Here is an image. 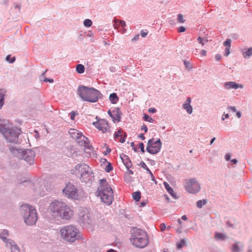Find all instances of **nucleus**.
Here are the masks:
<instances>
[{"label": "nucleus", "instance_id": "nucleus-1", "mask_svg": "<svg viewBox=\"0 0 252 252\" xmlns=\"http://www.w3.org/2000/svg\"><path fill=\"white\" fill-rule=\"evenodd\" d=\"M48 209L54 216H59L62 219L70 220L73 216V212L65 203L55 200L52 201L48 207Z\"/></svg>", "mask_w": 252, "mask_h": 252}, {"label": "nucleus", "instance_id": "nucleus-2", "mask_svg": "<svg viewBox=\"0 0 252 252\" xmlns=\"http://www.w3.org/2000/svg\"><path fill=\"white\" fill-rule=\"evenodd\" d=\"M99 184L100 186L97 191L98 195L103 203L107 205H110L113 200V190L104 179H101Z\"/></svg>", "mask_w": 252, "mask_h": 252}, {"label": "nucleus", "instance_id": "nucleus-3", "mask_svg": "<svg viewBox=\"0 0 252 252\" xmlns=\"http://www.w3.org/2000/svg\"><path fill=\"white\" fill-rule=\"evenodd\" d=\"M60 233L62 238L70 243H74L76 240L83 239L79 229L73 225L64 227L60 230Z\"/></svg>", "mask_w": 252, "mask_h": 252}, {"label": "nucleus", "instance_id": "nucleus-4", "mask_svg": "<svg viewBox=\"0 0 252 252\" xmlns=\"http://www.w3.org/2000/svg\"><path fill=\"white\" fill-rule=\"evenodd\" d=\"M78 94L84 101L96 102L100 94L97 90L86 86H80L77 90Z\"/></svg>", "mask_w": 252, "mask_h": 252}, {"label": "nucleus", "instance_id": "nucleus-5", "mask_svg": "<svg viewBox=\"0 0 252 252\" xmlns=\"http://www.w3.org/2000/svg\"><path fill=\"white\" fill-rule=\"evenodd\" d=\"M71 172L82 182L91 180L93 177L91 168L85 163L78 164L71 170Z\"/></svg>", "mask_w": 252, "mask_h": 252}, {"label": "nucleus", "instance_id": "nucleus-6", "mask_svg": "<svg viewBox=\"0 0 252 252\" xmlns=\"http://www.w3.org/2000/svg\"><path fill=\"white\" fill-rule=\"evenodd\" d=\"M0 132L5 135L8 141L15 142L17 140L20 130L16 127L11 129L7 128L4 121L0 119Z\"/></svg>", "mask_w": 252, "mask_h": 252}, {"label": "nucleus", "instance_id": "nucleus-7", "mask_svg": "<svg viewBox=\"0 0 252 252\" xmlns=\"http://www.w3.org/2000/svg\"><path fill=\"white\" fill-rule=\"evenodd\" d=\"M20 211L24 219L27 220H37L36 211L31 206L23 204L21 206Z\"/></svg>", "mask_w": 252, "mask_h": 252}, {"label": "nucleus", "instance_id": "nucleus-8", "mask_svg": "<svg viewBox=\"0 0 252 252\" xmlns=\"http://www.w3.org/2000/svg\"><path fill=\"white\" fill-rule=\"evenodd\" d=\"M69 133L71 136L75 139H76L77 143L81 146H83L85 148H89V141L87 137L79 133L78 130L75 129H70Z\"/></svg>", "mask_w": 252, "mask_h": 252}, {"label": "nucleus", "instance_id": "nucleus-9", "mask_svg": "<svg viewBox=\"0 0 252 252\" xmlns=\"http://www.w3.org/2000/svg\"><path fill=\"white\" fill-rule=\"evenodd\" d=\"M185 188L188 192L192 194L198 192L200 189L199 184L193 178L185 180Z\"/></svg>", "mask_w": 252, "mask_h": 252}, {"label": "nucleus", "instance_id": "nucleus-10", "mask_svg": "<svg viewBox=\"0 0 252 252\" xmlns=\"http://www.w3.org/2000/svg\"><path fill=\"white\" fill-rule=\"evenodd\" d=\"M161 142L159 139L155 141L154 138L149 140L146 150L151 154H156L159 152L161 147Z\"/></svg>", "mask_w": 252, "mask_h": 252}, {"label": "nucleus", "instance_id": "nucleus-11", "mask_svg": "<svg viewBox=\"0 0 252 252\" xmlns=\"http://www.w3.org/2000/svg\"><path fill=\"white\" fill-rule=\"evenodd\" d=\"M130 239L132 245L139 248H145L149 243V239L147 235H145V237L130 238Z\"/></svg>", "mask_w": 252, "mask_h": 252}, {"label": "nucleus", "instance_id": "nucleus-12", "mask_svg": "<svg viewBox=\"0 0 252 252\" xmlns=\"http://www.w3.org/2000/svg\"><path fill=\"white\" fill-rule=\"evenodd\" d=\"M93 125L102 133L110 131V126L108 122L105 119H97L96 122H94Z\"/></svg>", "mask_w": 252, "mask_h": 252}, {"label": "nucleus", "instance_id": "nucleus-13", "mask_svg": "<svg viewBox=\"0 0 252 252\" xmlns=\"http://www.w3.org/2000/svg\"><path fill=\"white\" fill-rule=\"evenodd\" d=\"M63 192L68 198H71L74 199H77L78 195L77 190L74 185L68 184L63 189Z\"/></svg>", "mask_w": 252, "mask_h": 252}, {"label": "nucleus", "instance_id": "nucleus-14", "mask_svg": "<svg viewBox=\"0 0 252 252\" xmlns=\"http://www.w3.org/2000/svg\"><path fill=\"white\" fill-rule=\"evenodd\" d=\"M146 235H147V234L145 231L141 229L134 227L132 228L131 238H138L142 236L145 237Z\"/></svg>", "mask_w": 252, "mask_h": 252}, {"label": "nucleus", "instance_id": "nucleus-15", "mask_svg": "<svg viewBox=\"0 0 252 252\" xmlns=\"http://www.w3.org/2000/svg\"><path fill=\"white\" fill-rule=\"evenodd\" d=\"M114 137L116 141L124 143L125 141L126 133L122 129H120L114 134Z\"/></svg>", "mask_w": 252, "mask_h": 252}, {"label": "nucleus", "instance_id": "nucleus-16", "mask_svg": "<svg viewBox=\"0 0 252 252\" xmlns=\"http://www.w3.org/2000/svg\"><path fill=\"white\" fill-rule=\"evenodd\" d=\"M25 160L30 164H32L33 162L34 155L33 152L31 150H27L24 154Z\"/></svg>", "mask_w": 252, "mask_h": 252}, {"label": "nucleus", "instance_id": "nucleus-17", "mask_svg": "<svg viewBox=\"0 0 252 252\" xmlns=\"http://www.w3.org/2000/svg\"><path fill=\"white\" fill-rule=\"evenodd\" d=\"M79 215L80 220H87L90 219V214L89 211L86 209L81 210L79 212Z\"/></svg>", "mask_w": 252, "mask_h": 252}, {"label": "nucleus", "instance_id": "nucleus-18", "mask_svg": "<svg viewBox=\"0 0 252 252\" xmlns=\"http://www.w3.org/2000/svg\"><path fill=\"white\" fill-rule=\"evenodd\" d=\"M94 221H80V225L83 227H86L90 231H93L94 229L95 224Z\"/></svg>", "mask_w": 252, "mask_h": 252}, {"label": "nucleus", "instance_id": "nucleus-19", "mask_svg": "<svg viewBox=\"0 0 252 252\" xmlns=\"http://www.w3.org/2000/svg\"><path fill=\"white\" fill-rule=\"evenodd\" d=\"M224 86L227 89H230L231 88L237 89L239 88L242 89L243 88V86L242 85H239L234 82H226Z\"/></svg>", "mask_w": 252, "mask_h": 252}, {"label": "nucleus", "instance_id": "nucleus-20", "mask_svg": "<svg viewBox=\"0 0 252 252\" xmlns=\"http://www.w3.org/2000/svg\"><path fill=\"white\" fill-rule=\"evenodd\" d=\"M121 158L127 169L130 168L132 166V163L129 158L126 155L123 154L121 156Z\"/></svg>", "mask_w": 252, "mask_h": 252}, {"label": "nucleus", "instance_id": "nucleus-21", "mask_svg": "<svg viewBox=\"0 0 252 252\" xmlns=\"http://www.w3.org/2000/svg\"><path fill=\"white\" fill-rule=\"evenodd\" d=\"M191 99L189 97L188 98L186 102L183 104L184 109H186L189 114H191L192 112V106L190 105Z\"/></svg>", "mask_w": 252, "mask_h": 252}, {"label": "nucleus", "instance_id": "nucleus-22", "mask_svg": "<svg viewBox=\"0 0 252 252\" xmlns=\"http://www.w3.org/2000/svg\"><path fill=\"white\" fill-rule=\"evenodd\" d=\"M108 114L112 118L114 122L120 121L121 116L118 110H117V117H114L113 114L112 113L110 110H108Z\"/></svg>", "mask_w": 252, "mask_h": 252}, {"label": "nucleus", "instance_id": "nucleus-23", "mask_svg": "<svg viewBox=\"0 0 252 252\" xmlns=\"http://www.w3.org/2000/svg\"><path fill=\"white\" fill-rule=\"evenodd\" d=\"M164 187H165V189H166V190L168 192V193L169 194H170L173 197L176 198V195H175V194L174 193L173 189L169 186V185L167 183L164 182Z\"/></svg>", "mask_w": 252, "mask_h": 252}, {"label": "nucleus", "instance_id": "nucleus-24", "mask_svg": "<svg viewBox=\"0 0 252 252\" xmlns=\"http://www.w3.org/2000/svg\"><path fill=\"white\" fill-rule=\"evenodd\" d=\"M109 99L110 101L113 104H116L119 100L118 97L115 93H112L110 94Z\"/></svg>", "mask_w": 252, "mask_h": 252}, {"label": "nucleus", "instance_id": "nucleus-25", "mask_svg": "<svg viewBox=\"0 0 252 252\" xmlns=\"http://www.w3.org/2000/svg\"><path fill=\"white\" fill-rule=\"evenodd\" d=\"M5 92L6 91L4 89H0V108H1L3 105V97Z\"/></svg>", "mask_w": 252, "mask_h": 252}, {"label": "nucleus", "instance_id": "nucleus-26", "mask_svg": "<svg viewBox=\"0 0 252 252\" xmlns=\"http://www.w3.org/2000/svg\"><path fill=\"white\" fill-rule=\"evenodd\" d=\"M226 236L225 234L219 232H216L215 238L217 240H224Z\"/></svg>", "mask_w": 252, "mask_h": 252}, {"label": "nucleus", "instance_id": "nucleus-27", "mask_svg": "<svg viewBox=\"0 0 252 252\" xmlns=\"http://www.w3.org/2000/svg\"><path fill=\"white\" fill-rule=\"evenodd\" d=\"M252 55V47H250L246 51L243 52V56L244 58H248Z\"/></svg>", "mask_w": 252, "mask_h": 252}, {"label": "nucleus", "instance_id": "nucleus-28", "mask_svg": "<svg viewBox=\"0 0 252 252\" xmlns=\"http://www.w3.org/2000/svg\"><path fill=\"white\" fill-rule=\"evenodd\" d=\"M186 245V240L184 239H181L180 242L177 243L176 247L178 249H181Z\"/></svg>", "mask_w": 252, "mask_h": 252}, {"label": "nucleus", "instance_id": "nucleus-29", "mask_svg": "<svg viewBox=\"0 0 252 252\" xmlns=\"http://www.w3.org/2000/svg\"><path fill=\"white\" fill-rule=\"evenodd\" d=\"M239 242H235L232 247V251L233 252H240L241 249L240 247L238 246Z\"/></svg>", "mask_w": 252, "mask_h": 252}, {"label": "nucleus", "instance_id": "nucleus-30", "mask_svg": "<svg viewBox=\"0 0 252 252\" xmlns=\"http://www.w3.org/2000/svg\"><path fill=\"white\" fill-rule=\"evenodd\" d=\"M3 241L6 244V246L9 245V247H11L13 244H14L15 242L12 239H8L6 237L3 238Z\"/></svg>", "mask_w": 252, "mask_h": 252}, {"label": "nucleus", "instance_id": "nucleus-31", "mask_svg": "<svg viewBox=\"0 0 252 252\" xmlns=\"http://www.w3.org/2000/svg\"><path fill=\"white\" fill-rule=\"evenodd\" d=\"M76 71L78 73H82L84 72V70H85V67L83 65L81 64H78L77 66H76Z\"/></svg>", "mask_w": 252, "mask_h": 252}, {"label": "nucleus", "instance_id": "nucleus-32", "mask_svg": "<svg viewBox=\"0 0 252 252\" xmlns=\"http://www.w3.org/2000/svg\"><path fill=\"white\" fill-rule=\"evenodd\" d=\"M133 198L136 201H139L141 198V193L140 191H136L132 193Z\"/></svg>", "mask_w": 252, "mask_h": 252}, {"label": "nucleus", "instance_id": "nucleus-33", "mask_svg": "<svg viewBox=\"0 0 252 252\" xmlns=\"http://www.w3.org/2000/svg\"><path fill=\"white\" fill-rule=\"evenodd\" d=\"M10 249L11 252H20V248L16 243L10 247Z\"/></svg>", "mask_w": 252, "mask_h": 252}, {"label": "nucleus", "instance_id": "nucleus-34", "mask_svg": "<svg viewBox=\"0 0 252 252\" xmlns=\"http://www.w3.org/2000/svg\"><path fill=\"white\" fill-rule=\"evenodd\" d=\"M9 232L6 229H3V231L0 233V238L3 240V237H6L8 236Z\"/></svg>", "mask_w": 252, "mask_h": 252}, {"label": "nucleus", "instance_id": "nucleus-35", "mask_svg": "<svg viewBox=\"0 0 252 252\" xmlns=\"http://www.w3.org/2000/svg\"><path fill=\"white\" fill-rule=\"evenodd\" d=\"M206 200H200L197 202L196 206L198 208H201L203 205L206 203Z\"/></svg>", "mask_w": 252, "mask_h": 252}, {"label": "nucleus", "instance_id": "nucleus-36", "mask_svg": "<svg viewBox=\"0 0 252 252\" xmlns=\"http://www.w3.org/2000/svg\"><path fill=\"white\" fill-rule=\"evenodd\" d=\"M84 25L86 27H90L92 25V22L90 19H86L84 21Z\"/></svg>", "mask_w": 252, "mask_h": 252}, {"label": "nucleus", "instance_id": "nucleus-37", "mask_svg": "<svg viewBox=\"0 0 252 252\" xmlns=\"http://www.w3.org/2000/svg\"><path fill=\"white\" fill-rule=\"evenodd\" d=\"M141 166L142 168L145 169L151 174V176H152L154 178L153 174L144 162H142V163H141Z\"/></svg>", "mask_w": 252, "mask_h": 252}, {"label": "nucleus", "instance_id": "nucleus-38", "mask_svg": "<svg viewBox=\"0 0 252 252\" xmlns=\"http://www.w3.org/2000/svg\"><path fill=\"white\" fill-rule=\"evenodd\" d=\"M143 119L145 121H147L150 123H153L154 122V120L147 114L144 115Z\"/></svg>", "mask_w": 252, "mask_h": 252}, {"label": "nucleus", "instance_id": "nucleus-39", "mask_svg": "<svg viewBox=\"0 0 252 252\" xmlns=\"http://www.w3.org/2000/svg\"><path fill=\"white\" fill-rule=\"evenodd\" d=\"M6 60L10 63H13L15 61V58L14 57L11 58L10 55H8L6 58Z\"/></svg>", "mask_w": 252, "mask_h": 252}, {"label": "nucleus", "instance_id": "nucleus-40", "mask_svg": "<svg viewBox=\"0 0 252 252\" xmlns=\"http://www.w3.org/2000/svg\"><path fill=\"white\" fill-rule=\"evenodd\" d=\"M113 169V167L111 165V163H108V165L106 166V167L105 168V170L107 172H110V171H111Z\"/></svg>", "mask_w": 252, "mask_h": 252}, {"label": "nucleus", "instance_id": "nucleus-41", "mask_svg": "<svg viewBox=\"0 0 252 252\" xmlns=\"http://www.w3.org/2000/svg\"><path fill=\"white\" fill-rule=\"evenodd\" d=\"M178 21L179 23H183L185 22L184 17L182 14H178Z\"/></svg>", "mask_w": 252, "mask_h": 252}, {"label": "nucleus", "instance_id": "nucleus-42", "mask_svg": "<svg viewBox=\"0 0 252 252\" xmlns=\"http://www.w3.org/2000/svg\"><path fill=\"white\" fill-rule=\"evenodd\" d=\"M231 39H227L223 43L224 45L226 47H230L231 45Z\"/></svg>", "mask_w": 252, "mask_h": 252}, {"label": "nucleus", "instance_id": "nucleus-43", "mask_svg": "<svg viewBox=\"0 0 252 252\" xmlns=\"http://www.w3.org/2000/svg\"><path fill=\"white\" fill-rule=\"evenodd\" d=\"M166 227V225L165 223H162L160 224V230L161 231H163L164 230H165Z\"/></svg>", "mask_w": 252, "mask_h": 252}, {"label": "nucleus", "instance_id": "nucleus-44", "mask_svg": "<svg viewBox=\"0 0 252 252\" xmlns=\"http://www.w3.org/2000/svg\"><path fill=\"white\" fill-rule=\"evenodd\" d=\"M186 31V28L183 26L179 27L178 32H184Z\"/></svg>", "mask_w": 252, "mask_h": 252}, {"label": "nucleus", "instance_id": "nucleus-45", "mask_svg": "<svg viewBox=\"0 0 252 252\" xmlns=\"http://www.w3.org/2000/svg\"><path fill=\"white\" fill-rule=\"evenodd\" d=\"M230 47H226L225 49L224 55L225 56H227L230 53Z\"/></svg>", "mask_w": 252, "mask_h": 252}, {"label": "nucleus", "instance_id": "nucleus-46", "mask_svg": "<svg viewBox=\"0 0 252 252\" xmlns=\"http://www.w3.org/2000/svg\"><path fill=\"white\" fill-rule=\"evenodd\" d=\"M179 224H180V226L178 227V228L177 229V231L179 233H181L182 232V221H178Z\"/></svg>", "mask_w": 252, "mask_h": 252}, {"label": "nucleus", "instance_id": "nucleus-47", "mask_svg": "<svg viewBox=\"0 0 252 252\" xmlns=\"http://www.w3.org/2000/svg\"><path fill=\"white\" fill-rule=\"evenodd\" d=\"M139 147L140 148L141 152L142 153H144V152H145V151H144V144H143V143H140L139 144Z\"/></svg>", "mask_w": 252, "mask_h": 252}, {"label": "nucleus", "instance_id": "nucleus-48", "mask_svg": "<svg viewBox=\"0 0 252 252\" xmlns=\"http://www.w3.org/2000/svg\"><path fill=\"white\" fill-rule=\"evenodd\" d=\"M27 225H33L35 224L36 221H24Z\"/></svg>", "mask_w": 252, "mask_h": 252}, {"label": "nucleus", "instance_id": "nucleus-49", "mask_svg": "<svg viewBox=\"0 0 252 252\" xmlns=\"http://www.w3.org/2000/svg\"><path fill=\"white\" fill-rule=\"evenodd\" d=\"M141 129L142 130H144L145 132H147L148 130L147 127L145 125H143L141 126Z\"/></svg>", "mask_w": 252, "mask_h": 252}, {"label": "nucleus", "instance_id": "nucleus-50", "mask_svg": "<svg viewBox=\"0 0 252 252\" xmlns=\"http://www.w3.org/2000/svg\"><path fill=\"white\" fill-rule=\"evenodd\" d=\"M197 40L199 42V43L201 44L202 45H203L204 44V43L203 39L201 37H198L197 38Z\"/></svg>", "mask_w": 252, "mask_h": 252}, {"label": "nucleus", "instance_id": "nucleus-51", "mask_svg": "<svg viewBox=\"0 0 252 252\" xmlns=\"http://www.w3.org/2000/svg\"><path fill=\"white\" fill-rule=\"evenodd\" d=\"M76 115V114L74 112H72L70 113V118L72 120H73L74 119L75 116Z\"/></svg>", "mask_w": 252, "mask_h": 252}, {"label": "nucleus", "instance_id": "nucleus-52", "mask_svg": "<svg viewBox=\"0 0 252 252\" xmlns=\"http://www.w3.org/2000/svg\"><path fill=\"white\" fill-rule=\"evenodd\" d=\"M148 111L150 113H154L156 112V110L154 108H150L149 109Z\"/></svg>", "mask_w": 252, "mask_h": 252}, {"label": "nucleus", "instance_id": "nucleus-53", "mask_svg": "<svg viewBox=\"0 0 252 252\" xmlns=\"http://www.w3.org/2000/svg\"><path fill=\"white\" fill-rule=\"evenodd\" d=\"M228 109L229 110H231L233 112H235L236 111V108L234 106H230L228 107Z\"/></svg>", "mask_w": 252, "mask_h": 252}, {"label": "nucleus", "instance_id": "nucleus-54", "mask_svg": "<svg viewBox=\"0 0 252 252\" xmlns=\"http://www.w3.org/2000/svg\"><path fill=\"white\" fill-rule=\"evenodd\" d=\"M200 54L202 56H205L206 55V51L205 50H202L200 52Z\"/></svg>", "mask_w": 252, "mask_h": 252}, {"label": "nucleus", "instance_id": "nucleus-55", "mask_svg": "<svg viewBox=\"0 0 252 252\" xmlns=\"http://www.w3.org/2000/svg\"><path fill=\"white\" fill-rule=\"evenodd\" d=\"M147 34V32H145L143 31H141V36L143 37H145Z\"/></svg>", "mask_w": 252, "mask_h": 252}, {"label": "nucleus", "instance_id": "nucleus-56", "mask_svg": "<svg viewBox=\"0 0 252 252\" xmlns=\"http://www.w3.org/2000/svg\"><path fill=\"white\" fill-rule=\"evenodd\" d=\"M44 81L45 82H49L50 83H53V79L45 78V80H44Z\"/></svg>", "mask_w": 252, "mask_h": 252}, {"label": "nucleus", "instance_id": "nucleus-57", "mask_svg": "<svg viewBox=\"0 0 252 252\" xmlns=\"http://www.w3.org/2000/svg\"><path fill=\"white\" fill-rule=\"evenodd\" d=\"M120 24L121 26L123 27H125L126 26V24L125 21H121L120 22Z\"/></svg>", "mask_w": 252, "mask_h": 252}, {"label": "nucleus", "instance_id": "nucleus-58", "mask_svg": "<svg viewBox=\"0 0 252 252\" xmlns=\"http://www.w3.org/2000/svg\"><path fill=\"white\" fill-rule=\"evenodd\" d=\"M138 137L140 138L142 140H144L145 137L143 134L141 133L139 135Z\"/></svg>", "mask_w": 252, "mask_h": 252}, {"label": "nucleus", "instance_id": "nucleus-59", "mask_svg": "<svg viewBox=\"0 0 252 252\" xmlns=\"http://www.w3.org/2000/svg\"><path fill=\"white\" fill-rule=\"evenodd\" d=\"M215 58L218 61H219L220 60V58H221V56L220 55H216V56H215Z\"/></svg>", "mask_w": 252, "mask_h": 252}, {"label": "nucleus", "instance_id": "nucleus-60", "mask_svg": "<svg viewBox=\"0 0 252 252\" xmlns=\"http://www.w3.org/2000/svg\"><path fill=\"white\" fill-rule=\"evenodd\" d=\"M226 224L228 226L233 227V224L230 223V221H226Z\"/></svg>", "mask_w": 252, "mask_h": 252}, {"label": "nucleus", "instance_id": "nucleus-61", "mask_svg": "<svg viewBox=\"0 0 252 252\" xmlns=\"http://www.w3.org/2000/svg\"><path fill=\"white\" fill-rule=\"evenodd\" d=\"M106 252H117L116 250H114L112 249H109Z\"/></svg>", "mask_w": 252, "mask_h": 252}, {"label": "nucleus", "instance_id": "nucleus-62", "mask_svg": "<svg viewBox=\"0 0 252 252\" xmlns=\"http://www.w3.org/2000/svg\"><path fill=\"white\" fill-rule=\"evenodd\" d=\"M225 159L226 160H229L230 159V156L229 155H226L225 156Z\"/></svg>", "mask_w": 252, "mask_h": 252}, {"label": "nucleus", "instance_id": "nucleus-63", "mask_svg": "<svg viewBox=\"0 0 252 252\" xmlns=\"http://www.w3.org/2000/svg\"><path fill=\"white\" fill-rule=\"evenodd\" d=\"M236 116H237L238 118H240L241 116V113L240 112H237L236 113Z\"/></svg>", "mask_w": 252, "mask_h": 252}, {"label": "nucleus", "instance_id": "nucleus-64", "mask_svg": "<svg viewBox=\"0 0 252 252\" xmlns=\"http://www.w3.org/2000/svg\"><path fill=\"white\" fill-rule=\"evenodd\" d=\"M182 219L184 220H187V217H186V215H183L182 217Z\"/></svg>", "mask_w": 252, "mask_h": 252}]
</instances>
